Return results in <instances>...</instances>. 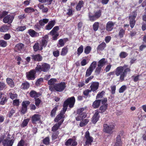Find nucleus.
Wrapping results in <instances>:
<instances>
[{"instance_id": "nucleus-1", "label": "nucleus", "mask_w": 146, "mask_h": 146, "mask_svg": "<svg viewBox=\"0 0 146 146\" xmlns=\"http://www.w3.org/2000/svg\"><path fill=\"white\" fill-rule=\"evenodd\" d=\"M75 102V99L74 96H72L67 98L64 102L63 105V110H61L60 112L54 119V121L55 122H59V121L62 119H64V114L67 110L68 107L72 108L74 107Z\"/></svg>"}, {"instance_id": "nucleus-2", "label": "nucleus", "mask_w": 146, "mask_h": 146, "mask_svg": "<svg viewBox=\"0 0 146 146\" xmlns=\"http://www.w3.org/2000/svg\"><path fill=\"white\" fill-rule=\"evenodd\" d=\"M131 71L130 67H128L127 65H124L123 66L117 67L114 71L109 73L108 76H110L115 74L117 76L120 75L119 79L122 82L124 80V78L127 76V73L130 72Z\"/></svg>"}, {"instance_id": "nucleus-3", "label": "nucleus", "mask_w": 146, "mask_h": 146, "mask_svg": "<svg viewBox=\"0 0 146 146\" xmlns=\"http://www.w3.org/2000/svg\"><path fill=\"white\" fill-rule=\"evenodd\" d=\"M65 82H61L56 83L53 86H49V90L51 92L54 91L61 92L63 91L66 87Z\"/></svg>"}, {"instance_id": "nucleus-4", "label": "nucleus", "mask_w": 146, "mask_h": 146, "mask_svg": "<svg viewBox=\"0 0 146 146\" xmlns=\"http://www.w3.org/2000/svg\"><path fill=\"white\" fill-rule=\"evenodd\" d=\"M50 68L49 64L45 62H42L40 64L37 65L35 68L37 72H47Z\"/></svg>"}, {"instance_id": "nucleus-5", "label": "nucleus", "mask_w": 146, "mask_h": 146, "mask_svg": "<svg viewBox=\"0 0 146 146\" xmlns=\"http://www.w3.org/2000/svg\"><path fill=\"white\" fill-rule=\"evenodd\" d=\"M106 63L105 58H102L98 62L97 67L96 68L95 73L96 75H98L100 74L102 71V68Z\"/></svg>"}, {"instance_id": "nucleus-6", "label": "nucleus", "mask_w": 146, "mask_h": 146, "mask_svg": "<svg viewBox=\"0 0 146 146\" xmlns=\"http://www.w3.org/2000/svg\"><path fill=\"white\" fill-rule=\"evenodd\" d=\"M103 131L109 134H111L113 132V130L115 129V126L113 124H108L105 123L103 125Z\"/></svg>"}, {"instance_id": "nucleus-7", "label": "nucleus", "mask_w": 146, "mask_h": 146, "mask_svg": "<svg viewBox=\"0 0 146 146\" xmlns=\"http://www.w3.org/2000/svg\"><path fill=\"white\" fill-rule=\"evenodd\" d=\"M137 15V13L136 11H134L129 16V24L131 28H133L136 23L135 19Z\"/></svg>"}, {"instance_id": "nucleus-8", "label": "nucleus", "mask_w": 146, "mask_h": 146, "mask_svg": "<svg viewBox=\"0 0 146 146\" xmlns=\"http://www.w3.org/2000/svg\"><path fill=\"white\" fill-rule=\"evenodd\" d=\"M84 138L86 139V141L85 144H84V146L91 145L94 139L92 137L90 136V133L88 131H87L85 133Z\"/></svg>"}, {"instance_id": "nucleus-9", "label": "nucleus", "mask_w": 146, "mask_h": 146, "mask_svg": "<svg viewBox=\"0 0 146 146\" xmlns=\"http://www.w3.org/2000/svg\"><path fill=\"white\" fill-rule=\"evenodd\" d=\"M37 72L35 68V69H32L29 72L26 73V77L27 78L28 80H33L35 78V75Z\"/></svg>"}, {"instance_id": "nucleus-10", "label": "nucleus", "mask_w": 146, "mask_h": 146, "mask_svg": "<svg viewBox=\"0 0 146 146\" xmlns=\"http://www.w3.org/2000/svg\"><path fill=\"white\" fill-rule=\"evenodd\" d=\"M30 102L29 100L23 101L22 104L21 112L24 114L27 111V106L30 104Z\"/></svg>"}, {"instance_id": "nucleus-11", "label": "nucleus", "mask_w": 146, "mask_h": 146, "mask_svg": "<svg viewBox=\"0 0 146 146\" xmlns=\"http://www.w3.org/2000/svg\"><path fill=\"white\" fill-rule=\"evenodd\" d=\"M14 18V15L9 14L5 16L3 19V22L5 23L11 24Z\"/></svg>"}, {"instance_id": "nucleus-12", "label": "nucleus", "mask_w": 146, "mask_h": 146, "mask_svg": "<svg viewBox=\"0 0 146 146\" xmlns=\"http://www.w3.org/2000/svg\"><path fill=\"white\" fill-rule=\"evenodd\" d=\"M41 115L37 114H34L31 117L32 123L34 124H36L37 122L40 123L41 121Z\"/></svg>"}, {"instance_id": "nucleus-13", "label": "nucleus", "mask_w": 146, "mask_h": 146, "mask_svg": "<svg viewBox=\"0 0 146 146\" xmlns=\"http://www.w3.org/2000/svg\"><path fill=\"white\" fill-rule=\"evenodd\" d=\"M48 41V36L47 35H45L42 37V38L40 45V50H42L43 47H45L47 45Z\"/></svg>"}, {"instance_id": "nucleus-14", "label": "nucleus", "mask_w": 146, "mask_h": 146, "mask_svg": "<svg viewBox=\"0 0 146 146\" xmlns=\"http://www.w3.org/2000/svg\"><path fill=\"white\" fill-rule=\"evenodd\" d=\"M13 138L11 140H9V138L7 139H5L2 142L3 145L4 146H12L13 145L15 139L14 137H13Z\"/></svg>"}, {"instance_id": "nucleus-15", "label": "nucleus", "mask_w": 146, "mask_h": 146, "mask_svg": "<svg viewBox=\"0 0 146 146\" xmlns=\"http://www.w3.org/2000/svg\"><path fill=\"white\" fill-rule=\"evenodd\" d=\"M77 145V143L75 139L70 138L68 139L65 143V145L66 146H76Z\"/></svg>"}, {"instance_id": "nucleus-16", "label": "nucleus", "mask_w": 146, "mask_h": 146, "mask_svg": "<svg viewBox=\"0 0 146 146\" xmlns=\"http://www.w3.org/2000/svg\"><path fill=\"white\" fill-rule=\"evenodd\" d=\"M99 112L98 110L96 111L92 118L91 121L93 124H95L99 120L100 117Z\"/></svg>"}, {"instance_id": "nucleus-17", "label": "nucleus", "mask_w": 146, "mask_h": 146, "mask_svg": "<svg viewBox=\"0 0 146 146\" xmlns=\"http://www.w3.org/2000/svg\"><path fill=\"white\" fill-rule=\"evenodd\" d=\"M64 121V119H62L59 121L58 123L55 124L52 128V131L53 132H55L57 130L63 122Z\"/></svg>"}, {"instance_id": "nucleus-18", "label": "nucleus", "mask_w": 146, "mask_h": 146, "mask_svg": "<svg viewBox=\"0 0 146 146\" xmlns=\"http://www.w3.org/2000/svg\"><path fill=\"white\" fill-rule=\"evenodd\" d=\"M115 23L112 21H109L106 24V29L107 31H111L113 28Z\"/></svg>"}, {"instance_id": "nucleus-19", "label": "nucleus", "mask_w": 146, "mask_h": 146, "mask_svg": "<svg viewBox=\"0 0 146 146\" xmlns=\"http://www.w3.org/2000/svg\"><path fill=\"white\" fill-rule=\"evenodd\" d=\"M31 57L32 59L34 61L40 62L43 59L42 56L39 54L32 55Z\"/></svg>"}, {"instance_id": "nucleus-20", "label": "nucleus", "mask_w": 146, "mask_h": 146, "mask_svg": "<svg viewBox=\"0 0 146 146\" xmlns=\"http://www.w3.org/2000/svg\"><path fill=\"white\" fill-rule=\"evenodd\" d=\"M29 95L30 97L35 99L41 96L42 94L40 92H37L35 90H32L30 92Z\"/></svg>"}, {"instance_id": "nucleus-21", "label": "nucleus", "mask_w": 146, "mask_h": 146, "mask_svg": "<svg viewBox=\"0 0 146 146\" xmlns=\"http://www.w3.org/2000/svg\"><path fill=\"white\" fill-rule=\"evenodd\" d=\"M99 83L98 82H93L90 86L91 91L94 92L96 91L99 87Z\"/></svg>"}, {"instance_id": "nucleus-22", "label": "nucleus", "mask_w": 146, "mask_h": 146, "mask_svg": "<svg viewBox=\"0 0 146 146\" xmlns=\"http://www.w3.org/2000/svg\"><path fill=\"white\" fill-rule=\"evenodd\" d=\"M56 23L55 20H53L50 21L48 23V24L46 26L45 29L47 30H50L51 29Z\"/></svg>"}, {"instance_id": "nucleus-23", "label": "nucleus", "mask_w": 146, "mask_h": 146, "mask_svg": "<svg viewBox=\"0 0 146 146\" xmlns=\"http://www.w3.org/2000/svg\"><path fill=\"white\" fill-rule=\"evenodd\" d=\"M28 32L30 35L32 37L37 36L39 35L38 33L31 29L28 30Z\"/></svg>"}, {"instance_id": "nucleus-24", "label": "nucleus", "mask_w": 146, "mask_h": 146, "mask_svg": "<svg viewBox=\"0 0 146 146\" xmlns=\"http://www.w3.org/2000/svg\"><path fill=\"white\" fill-rule=\"evenodd\" d=\"M84 3L83 1L80 0L79 1L76 7V9L77 11H80L81 10L82 7L84 5Z\"/></svg>"}, {"instance_id": "nucleus-25", "label": "nucleus", "mask_w": 146, "mask_h": 146, "mask_svg": "<svg viewBox=\"0 0 146 146\" xmlns=\"http://www.w3.org/2000/svg\"><path fill=\"white\" fill-rule=\"evenodd\" d=\"M101 102V100H96L93 103L92 107L94 109L98 108L100 106Z\"/></svg>"}, {"instance_id": "nucleus-26", "label": "nucleus", "mask_w": 146, "mask_h": 146, "mask_svg": "<svg viewBox=\"0 0 146 146\" xmlns=\"http://www.w3.org/2000/svg\"><path fill=\"white\" fill-rule=\"evenodd\" d=\"M106 46V43L104 42H102L98 45L97 48V50L98 51H102L104 49Z\"/></svg>"}, {"instance_id": "nucleus-27", "label": "nucleus", "mask_w": 146, "mask_h": 146, "mask_svg": "<svg viewBox=\"0 0 146 146\" xmlns=\"http://www.w3.org/2000/svg\"><path fill=\"white\" fill-rule=\"evenodd\" d=\"M30 84L27 81L23 82L21 86V88L23 90H26L29 88Z\"/></svg>"}, {"instance_id": "nucleus-28", "label": "nucleus", "mask_w": 146, "mask_h": 146, "mask_svg": "<svg viewBox=\"0 0 146 146\" xmlns=\"http://www.w3.org/2000/svg\"><path fill=\"white\" fill-rule=\"evenodd\" d=\"M122 142L121 139V136L119 135H118L116 137L115 146H122Z\"/></svg>"}, {"instance_id": "nucleus-29", "label": "nucleus", "mask_w": 146, "mask_h": 146, "mask_svg": "<svg viewBox=\"0 0 146 146\" xmlns=\"http://www.w3.org/2000/svg\"><path fill=\"white\" fill-rule=\"evenodd\" d=\"M87 114L85 112L83 113L78 115V116L76 117L77 121H79L85 118L87 116Z\"/></svg>"}, {"instance_id": "nucleus-30", "label": "nucleus", "mask_w": 146, "mask_h": 146, "mask_svg": "<svg viewBox=\"0 0 146 146\" xmlns=\"http://www.w3.org/2000/svg\"><path fill=\"white\" fill-rule=\"evenodd\" d=\"M9 29V27L7 25H4L0 28L1 32H6Z\"/></svg>"}, {"instance_id": "nucleus-31", "label": "nucleus", "mask_w": 146, "mask_h": 146, "mask_svg": "<svg viewBox=\"0 0 146 146\" xmlns=\"http://www.w3.org/2000/svg\"><path fill=\"white\" fill-rule=\"evenodd\" d=\"M107 104L103 105L100 107L99 110H98V111H99V113H103L107 109Z\"/></svg>"}, {"instance_id": "nucleus-32", "label": "nucleus", "mask_w": 146, "mask_h": 146, "mask_svg": "<svg viewBox=\"0 0 146 146\" xmlns=\"http://www.w3.org/2000/svg\"><path fill=\"white\" fill-rule=\"evenodd\" d=\"M7 83L11 88H13L14 86V83L13 80L11 78H7L6 79Z\"/></svg>"}, {"instance_id": "nucleus-33", "label": "nucleus", "mask_w": 146, "mask_h": 146, "mask_svg": "<svg viewBox=\"0 0 146 146\" xmlns=\"http://www.w3.org/2000/svg\"><path fill=\"white\" fill-rule=\"evenodd\" d=\"M58 106L56 105L51 110L50 113V116L51 117H53L55 116L56 113V111L58 110Z\"/></svg>"}, {"instance_id": "nucleus-34", "label": "nucleus", "mask_w": 146, "mask_h": 146, "mask_svg": "<svg viewBox=\"0 0 146 146\" xmlns=\"http://www.w3.org/2000/svg\"><path fill=\"white\" fill-rule=\"evenodd\" d=\"M68 51L67 46L64 47L62 49L60 53V55L64 56H65L67 53Z\"/></svg>"}, {"instance_id": "nucleus-35", "label": "nucleus", "mask_w": 146, "mask_h": 146, "mask_svg": "<svg viewBox=\"0 0 146 146\" xmlns=\"http://www.w3.org/2000/svg\"><path fill=\"white\" fill-rule=\"evenodd\" d=\"M49 19H43L40 20L39 23L41 26H44L45 24H47L49 21Z\"/></svg>"}, {"instance_id": "nucleus-36", "label": "nucleus", "mask_w": 146, "mask_h": 146, "mask_svg": "<svg viewBox=\"0 0 146 146\" xmlns=\"http://www.w3.org/2000/svg\"><path fill=\"white\" fill-rule=\"evenodd\" d=\"M88 16L89 20L92 22L98 19L96 17H95L94 15H92V14L90 12L88 13Z\"/></svg>"}, {"instance_id": "nucleus-37", "label": "nucleus", "mask_w": 146, "mask_h": 146, "mask_svg": "<svg viewBox=\"0 0 146 146\" xmlns=\"http://www.w3.org/2000/svg\"><path fill=\"white\" fill-rule=\"evenodd\" d=\"M25 12L27 13H32L35 11L34 9L31 7H27L24 9Z\"/></svg>"}, {"instance_id": "nucleus-38", "label": "nucleus", "mask_w": 146, "mask_h": 146, "mask_svg": "<svg viewBox=\"0 0 146 146\" xmlns=\"http://www.w3.org/2000/svg\"><path fill=\"white\" fill-rule=\"evenodd\" d=\"M7 98L6 96L5 95H4L2 96L1 98V100L0 101V104L2 105H3L7 102Z\"/></svg>"}, {"instance_id": "nucleus-39", "label": "nucleus", "mask_w": 146, "mask_h": 146, "mask_svg": "<svg viewBox=\"0 0 146 146\" xmlns=\"http://www.w3.org/2000/svg\"><path fill=\"white\" fill-rule=\"evenodd\" d=\"M125 29H124L122 28L120 29L118 33V36L119 38H121L123 37L125 33Z\"/></svg>"}, {"instance_id": "nucleus-40", "label": "nucleus", "mask_w": 146, "mask_h": 146, "mask_svg": "<svg viewBox=\"0 0 146 146\" xmlns=\"http://www.w3.org/2000/svg\"><path fill=\"white\" fill-rule=\"evenodd\" d=\"M93 70V69L89 67L86 71L85 76L86 77L90 76Z\"/></svg>"}, {"instance_id": "nucleus-41", "label": "nucleus", "mask_w": 146, "mask_h": 146, "mask_svg": "<svg viewBox=\"0 0 146 146\" xmlns=\"http://www.w3.org/2000/svg\"><path fill=\"white\" fill-rule=\"evenodd\" d=\"M57 82V79L56 78H52L48 81V84L49 85L53 86L55 84V83Z\"/></svg>"}, {"instance_id": "nucleus-42", "label": "nucleus", "mask_w": 146, "mask_h": 146, "mask_svg": "<svg viewBox=\"0 0 146 146\" xmlns=\"http://www.w3.org/2000/svg\"><path fill=\"white\" fill-rule=\"evenodd\" d=\"M59 29L58 26H56L54 27L51 31L50 32V33L52 35V36L54 35L55 33H56L57 31Z\"/></svg>"}, {"instance_id": "nucleus-43", "label": "nucleus", "mask_w": 146, "mask_h": 146, "mask_svg": "<svg viewBox=\"0 0 146 146\" xmlns=\"http://www.w3.org/2000/svg\"><path fill=\"white\" fill-rule=\"evenodd\" d=\"M29 121V118L24 119L21 124V127H24L28 125Z\"/></svg>"}, {"instance_id": "nucleus-44", "label": "nucleus", "mask_w": 146, "mask_h": 146, "mask_svg": "<svg viewBox=\"0 0 146 146\" xmlns=\"http://www.w3.org/2000/svg\"><path fill=\"white\" fill-rule=\"evenodd\" d=\"M34 51L36 52L38 50H40V47H39V44L38 43H36L33 46Z\"/></svg>"}, {"instance_id": "nucleus-45", "label": "nucleus", "mask_w": 146, "mask_h": 146, "mask_svg": "<svg viewBox=\"0 0 146 146\" xmlns=\"http://www.w3.org/2000/svg\"><path fill=\"white\" fill-rule=\"evenodd\" d=\"M83 46L81 45L77 49V54L78 56H79L80 54L83 52Z\"/></svg>"}, {"instance_id": "nucleus-46", "label": "nucleus", "mask_w": 146, "mask_h": 146, "mask_svg": "<svg viewBox=\"0 0 146 146\" xmlns=\"http://www.w3.org/2000/svg\"><path fill=\"white\" fill-rule=\"evenodd\" d=\"M99 23L98 22H95L93 25V28L94 31H96L98 30L99 27Z\"/></svg>"}, {"instance_id": "nucleus-47", "label": "nucleus", "mask_w": 146, "mask_h": 146, "mask_svg": "<svg viewBox=\"0 0 146 146\" xmlns=\"http://www.w3.org/2000/svg\"><path fill=\"white\" fill-rule=\"evenodd\" d=\"M24 46V45L22 43H18L15 46V48L16 49L18 50H21L22 49Z\"/></svg>"}, {"instance_id": "nucleus-48", "label": "nucleus", "mask_w": 146, "mask_h": 146, "mask_svg": "<svg viewBox=\"0 0 146 146\" xmlns=\"http://www.w3.org/2000/svg\"><path fill=\"white\" fill-rule=\"evenodd\" d=\"M92 48L90 46H86L84 48V52L86 54H88L91 52Z\"/></svg>"}, {"instance_id": "nucleus-49", "label": "nucleus", "mask_w": 146, "mask_h": 146, "mask_svg": "<svg viewBox=\"0 0 146 146\" xmlns=\"http://www.w3.org/2000/svg\"><path fill=\"white\" fill-rule=\"evenodd\" d=\"M50 139L49 137H47L42 140L43 143L46 145H48L50 143Z\"/></svg>"}, {"instance_id": "nucleus-50", "label": "nucleus", "mask_w": 146, "mask_h": 146, "mask_svg": "<svg viewBox=\"0 0 146 146\" xmlns=\"http://www.w3.org/2000/svg\"><path fill=\"white\" fill-rule=\"evenodd\" d=\"M128 54L125 52H121L119 54V56L121 58H125L127 56Z\"/></svg>"}, {"instance_id": "nucleus-51", "label": "nucleus", "mask_w": 146, "mask_h": 146, "mask_svg": "<svg viewBox=\"0 0 146 146\" xmlns=\"http://www.w3.org/2000/svg\"><path fill=\"white\" fill-rule=\"evenodd\" d=\"M43 82V79L42 78H40L38 79L35 82V85L37 86H39L41 83Z\"/></svg>"}, {"instance_id": "nucleus-52", "label": "nucleus", "mask_w": 146, "mask_h": 146, "mask_svg": "<svg viewBox=\"0 0 146 146\" xmlns=\"http://www.w3.org/2000/svg\"><path fill=\"white\" fill-rule=\"evenodd\" d=\"M101 13L102 10H99V11L95 12L94 15H95V17H96L97 19H98L101 16Z\"/></svg>"}, {"instance_id": "nucleus-53", "label": "nucleus", "mask_w": 146, "mask_h": 146, "mask_svg": "<svg viewBox=\"0 0 146 146\" xmlns=\"http://www.w3.org/2000/svg\"><path fill=\"white\" fill-rule=\"evenodd\" d=\"M7 45V42L4 40H0V46L5 47Z\"/></svg>"}, {"instance_id": "nucleus-54", "label": "nucleus", "mask_w": 146, "mask_h": 146, "mask_svg": "<svg viewBox=\"0 0 146 146\" xmlns=\"http://www.w3.org/2000/svg\"><path fill=\"white\" fill-rule=\"evenodd\" d=\"M35 103L37 107L39 108V106L40 103L41 102V100L39 98H35Z\"/></svg>"}, {"instance_id": "nucleus-55", "label": "nucleus", "mask_w": 146, "mask_h": 146, "mask_svg": "<svg viewBox=\"0 0 146 146\" xmlns=\"http://www.w3.org/2000/svg\"><path fill=\"white\" fill-rule=\"evenodd\" d=\"M97 66V62L96 61H94L91 64L89 68L93 69V70Z\"/></svg>"}, {"instance_id": "nucleus-56", "label": "nucleus", "mask_w": 146, "mask_h": 146, "mask_svg": "<svg viewBox=\"0 0 146 146\" xmlns=\"http://www.w3.org/2000/svg\"><path fill=\"white\" fill-rule=\"evenodd\" d=\"M59 134V132H58V131H57L56 133L52 134V140H54L56 139L58 137Z\"/></svg>"}, {"instance_id": "nucleus-57", "label": "nucleus", "mask_w": 146, "mask_h": 146, "mask_svg": "<svg viewBox=\"0 0 146 146\" xmlns=\"http://www.w3.org/2000/svg\"><path fill=\"white\" fill-rule=\"evenodd\" d=\"M105 93V92L104 91H102L101 92H99L97 94L96 96V99H98L101 98L102 97L103 94Z\"/></svg>"}, {"instance_id": "nucleus-58", "label": "nucleus", "mask_w": 146, "mask_h": 146, "mask_svg": "<svg viewBox=\"0 0 146 146\" xmlns=\"http://www.w3.org/2000/svg\"><path fill=\"white\" fill-rule=\"evenodd\" d=\"M140 75L138 74L136 76L133 75L132 76V78L135 82H137L139 80V77Z\"/></svg>"}, {"instance_id": "nucleus-59", "label": "nucleus", "mask_w": 146, "mask_h": 146, "mask_svg": "<svg viewBox=\"0 0 146 146\" xmlns=\"http://www.w3.org/2000/svg\"><path fill=\"white\" fill-rule=\"evenodd\" d=\"M8 13V11H3L0 14V19H1L3 18H4L5 16H6Z\"/></svg>"}, {"instance_id": "nucleus-60", "label": "nucleus", "mask_w": 146, "mask_h": 146, "mask_svg": "<svg viewBox=\"0 0 146 146\" xmlns=\"http://www.w3.org/2000/svg\"><path fill=\"white\" fill-rule=\"evenodd\" d=\"M127 86L125 85L121 86L119 89V93H123L127 89Z\"/></svg>"}, {"instance_id": "nucleus-61", "label": "nucleus", "mask_w": 146, "mask_h": 146, "mask_svg": "<svg viewBox=\"0 0 146 146\" xmlns=\"http://www.w3.org/2000/svg\"><path fill=\"white\" fill-rule=\"evenodd\" d=\"M15 110L14 108H12L8 113V116L9 117H11L15 113Z\"/></svg>"}, {"instance_id": "nucleus-62", "label": "nucleus", "mask_w": 146, "mask_h": 146, "mask_svg": "<svg viewBox=\"0 0 146 146\" xmlns=\"http://www.w3.org/2000/svg\"><path fill=\"white\" fill-rule=\"evenodd\" d=\"M9 94L10 98L13 100L17 98V94H13L12 93H10Z\"/></svg>"}, {"instance_id": "nucleus-63", "label": "nucleus", "mask_w": 146, "mask_h": 146, "mask_svg": "<svg viewBox=\"0 0 146 146\" xmlns=\"http://www.w3.org/2000/svg\"><path fill=\"white\" fill-rule=\"evenodd\" d=\"M67 12L66 13V15L69 16H71L73 15L72 11V8H69L67 10Z\"/></svg>"}, {"instance_id": "nucleus-64", "label": "nucleus", "mask_w": 146, "mask_h": 146, "mask_svg": "<svg viewBox=\"0 0 146 146\" xmlns=\"http://www.w3.org/2000/svg\"><path fill=\"white\" fill-rule=\"evenodd\" d=\"M13 106H18L19 105V99H15L13 101Z\"/></svg>"}]
</instances>
